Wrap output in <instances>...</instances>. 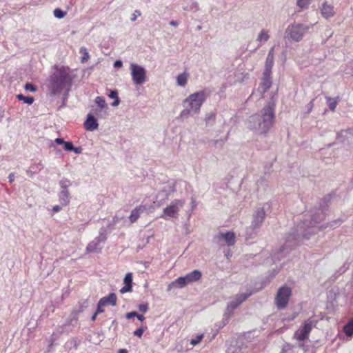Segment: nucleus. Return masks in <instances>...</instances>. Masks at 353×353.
I'll return each instance as SVG.
<instances>
[{
	"label": "nucleus",
	"instance_id": "nucleus-1",
	"mask_svg": "<svg viewBox=\"0 0 353 353\" xmlns=\"http://www.w3.org/2000/svg\"><path fill=\"white\" fill-rule=\"evenodd\" d=\"M327 210L326 205H321L320 208L311 215V220L305 221L303 223L297 225L287 236L286 241H303L310 239V236L319 228H323V225H319L324 219V214Z\"/></svg>",
	"mask_w": 353,
	"mask_h": 353
},
{
	"label": "nucleus",
	"instance_id": "nucleus-2",
	"mask_svg": "<svg viewBox=\"0 0 353 353\" xmlns=\"http://www.w3.org/2000/svg\"><path fill=\"white\" fill-rule=\"evenodd\" d=\"M275 103L268 102L258 114L250 116L247 121L249 129L259 134H266L273 126L275 121Z\"/></svg>",
	"mask_w": 353,
	"mask_h": 353
},
{
	"label": "nucleus",
	"instance_id": "nucleus-3",
	"mask_svg": "<svg viewBox=\"0 0 353 353\" xmlns=\"http://www.w3.org/2000/svg\"><path fill=\"white\" fill-rule=\"evenodd\" d=\"M73 79L74 75L68 67H57L48 80L47 86L50 94L58 95L64 90L68 92L71 88Z\"/></svg>",
	"mask_w": 353,
	"mask_h": 353
},
{
	"label": "nucleus",
	"instance_id": "nucleus-4",
	"mask_svg": "<svg viewBox=\"0 0 353 353\" xmlns=\"http://www.w3.org/2000/svg\"><path fill=\"white\" fill-rule=\"evenodd\" d=\"M207 98L208 94L204 90L190 94L182 102L183 109L180 112L179 117L186 119L190 116L199 114L201 108Z\"/></svg>",
	"mask_w": 353,
	"mask_h": 353
},
{
	"label": "nucleus",
	"instance_id": "nucleus-5",
	"mask_svg": "<svg viewBox=\"0 0 353 353\" xmlns=\"http://www.w3.org/2000/svg\"><path fill=\"white\" fill-rule=\"evenodd\" d=\"M185 203L184 199L173 200L170 205L163 209V213L160 217L165 220L176 219L180 210L184 206Z\"/></svg>",
	"mask_w": 353,
	"mask_h": 353
},
{
	"label": "nucleus",
	"instance_id": "nucleus-6",
	"mask_svg": "<svg viewBox=\"0 0 353 353\" xmlns=\"http://www.w3.org/2000/svg\"><path fill=\"white\" fill-rule=\"evenodd\" d=\"M308 26L296 23L289 26L285 33L287 37L290 38L292 40L299 42L303 39L304 34L308 31Z\"/></svg>",
	"mask_w": 353,
	"mask_h": 353
},
{
	"label": "nucleus",
	"instance_id": "nucleus-7",
	"mask_svg": "<svg viewBox=\"0 0 353 353\" xmlns=\"http://www.w3.org/2000/svg\"><path fill=\"white\" fill-rule=\"evenodd\" d=\"M130 74L135 85H141L147 81V71L137 63L130 64Z\"/></svg>",
	"mask_w": 353,
	"mask_h": 353
},
{
	"label": "nucleus",
	"instance_id": "nucleus-8",
	"mask_svg": "<svg viewBox=\"0 0 353 353\" xmlns=\"http://www.w3.org/2000/svg\"><path fill=\"white\" fill-rule=\"evenodd\" d=\"M291 295L292 290L290 288L286 285L280 288L274 299L276 306L279 309H284L287 306Z\"/></svg>",
	"mask_w": 353,
	"mask_h": 353
},
{
	"label": "nucleus",
	"instance_id": "nucleus-9",
	"mask_svg": "<svg viewBox=\"0 0 353 353\" xmlns=\"http://www.w3.org/2000/svg\"><path fill=\"white\" fill-rule=\"evenodd\" d=\"M313 327L314 325L312 321L307 320L304 321L303 325L294 332L293 339L297 341H305L307 340Z\"/></svg>",
	"mask_w": 353,
	"mask_h": 353
},
{
	"label": "nucleus",
	"instance_id": "nucleus-10",
	"mask_svg": "<svg viewBox=\"0 0 353 353\" xmlns=\"http://www.w3.org/2000/svg\"><path fill=\"white\" fill-rule=\"evenodd\" d=\"M60 191L59 192V202L63 206H66L70 203V194L68 188L72 185V181L68 179H62L59 182Z\"/></svg>",
	"mask_w": 353,
	"mask_h": 353
},
{
	"label": "nucleus",
	"instance_id": "nucleus-11",
	"mask_svg": "<svg viewBox=\"0 0 353 353\" xmlns=\"http://www.w3.org/2000/svg\"><path fill=\"white\" fill-rule=\"evenodd\" d=\"M175 190L176 185L174 181H169L164 183L157 195V199H159V201L157 200V202H158L159 205H160L161 202L167 200L169 195L174 192Z\"/></svg>",
	"mask_w": 353,
	"mask_h": 353
},
{
	"label": "nucleus",
	"instance_id": "nucleus-12",
	"mask_svg": "<svg viewBox=\"0 0 353 353\" xmlns=\"http://www.w3.org/2000/svg\"><path fill=\"white\" fill-rule=\"evenodd\" d=\"M265 217V212L263 208H259L254 212L253 214V219L252 221V225L250 228H248V234L250 236L252 235V232H250V230H253L254 229L259 228L262 223L264 221Z\"/></svg>",
	"mask_w": 353,
	"mask_h": 353
},
{
	"label": "nucleus",
	"instance_id": "nucleus-13",
	"mask_svg": "<svg viewBox=\"0 0 353 353\" xmlns=\"http://www.w3.org/2000/svg\"><path fill=\"white\" fill-rule=\"evenodd\" d=\"M216 239L225 243H234L236 240L235 234L232 231L225 232H220L216 235Z\"/></svg>",
	"mask_w": 353,
	"mask_h": 353
},
{
	"label": "nucleus",
	"instance_id": "nucleus-14",
	"mask_svg": "<svg viewBox=\"0 0 353 353\" xmlns=\"http://www.w3.org/2000/svg\"><path fill=\"white\" fill-rule=\"evenodd\" d=\"M274 48H272L270 50L268 54L266 57L265 68L263 71L265 75H268V74H272V68L274 65Z\"/></svg>",
	"mask_w": 353,
	"mask_h": 353
},
{
	"label": "nucleus",
	"instance_id": "nucleus-15",
	"mask_svg": "<svg viewBox=\"0 0 353 353\" xmlns=\"http://www.w3.org/2000/svg\"><path fill=\"white\" fill-rule=\"evenodd\" d=\"M271 74L265 75V72H263L262 81L260 84V86L259 87V91L261 92V96H263V93L265 92L271 87Z\"/></svg>",
	"mask_w": 353,
	"mask_h": 353
},
{
	"label": "nucleus",
	"instance_id": "nucleus-16",
	"mask_svg": "<svg viewBox=\"0 0 353 353\" xmlns=\"http://www.w3.org/2000/svg\"><path fill=\"white\" fill-rule=\"evenodd\" d=\"M84 127L88 131H94L98 129L99 124L97 119L92 114H88L84 123Z\"/></svg>",
	"mask_w": 353,
	"mask_h": 353
},
{
	"label": "nucleus",
	"instance_id": "nucleus-17",
	"mask_svg": "<svg viewBox=\"0 0 353 353\" xmlns=\"http://www.w3.org/2000/svg\"><path fill=\"white\" fill-rule=\"evenodd\" d=\"M321 13L325 19L333 17L335 14L334 6L327 2L323 3L321 7Z\"/></svg>",
	"mask_w": 353,
	"mask_h": 353
},
{
	"label": "nucleus",
	"instance_id": "nucleus-18",
	"mask_svg": "<svg viewBox=\"0 0 353 353\" xmlns=\"http://www.w3.org/2000/svg\"><path fill=\"white\" fill-rule=\"evenodd\" d=\"M146 210V207L140 205L137 206L132 212L129 216V221L130 223H133L137 221L140 217L141 214Z\"/></svg>",
	"mask_w": 353,
	"mask_h": 353
},
{
	"label": "nucleus",
	"instance_id": "nucleus-19",
	"mask_svg": "<svg viewBox=\"0 0 353 353\" xmlns=\"http://www.w3.org/2000/svg\"><path fill=\"white\" fill-rule=\"evenodd\" d=\"M251 293L249 294H239L236 296L235 300L231 301L228 305V309L234 310L239 305L241 304L243 301L247 299L249 296H250Z\"/></svg>",
	"mask_w": 353,
	"mask_h": 353
},
{
	"label": "nucleus",
	"instance_id": "nucleus-20",
	"mask_svg": "<svg viewBox=\"0 0 353 353\" xmlns=\"http://www.w3.org/2000/svg\"><path fill=\"white\" fill-rule=\"evenodd\" d=\"M117 297L114 293H110L108 296L102 297L99 302L103 303V306L107 305L115 306L117 305Z\"/></svg>",
	"mask_w": 353,
	"mask_h": 353
},
{
	"label": "nucleus",
	"instance_id": "nucleus-21",
	"mask_svg": "<svg viewBox=\"0 0 353 353\" xmlns=\"http://www.w3.org/2000/svg\"><path fill=\"white\" fill-rule=\"evenodd\" d=\"M132 274L128 273L124 278L125 285L120 290V292L123 294L125 292H131L132 285Z\"/></svg>",
	"mask_w": 353,
	"mask_h": 353
},
{
	"label": "nucleus",
	"instance_id": "nucleus-22",
	"mask_svg": "<svg viewBox=\"0 0 353 353\" xmlns=\"http://www.w3.org/2000/svg\"><path fill=\"white\" fill-rule=\"evenodd\" d=\"M270 37V36L269 34V31L265 29H262L259 33L256 38V41L259 43V44L258 45V48L261 46L265 42H267L269 40Z\"/></svg>",
	"mask_w": 353,
	"mask_h": 353
},
{
	"label": "nucleus",
	"instance_id": "nucleus-23",
	"mask_svg": "<svg viewBox=\"0 0 353 353\" xmlns=\"http://www.w3.org/2000/svg\"><path fill=\"white\" fill-rule=\"evenodd\" d=\"M189 74L187 72H182L176 77V85L185 87L188 83Z\"/></svg>",
	"mask_w": 353,
	"mask_h": 353
},
{
	"label": "nucleus",
	"instance_id": "nucleus-24",
	"mask_svg": "<svg viewBox=\"0 0 353 353\" xmlns=\"http://www.w3.org/2000/svg\"><path fill=\"white\" fill-rule=\"evenodd\" d=\"M185 276L190 283L200 280L201 278V273L200 271L195 270L192 272L186 274Z\"/></svg>",
	"mask_w": 353,
	"mask_h": 353
},
{
	"label": "nucleus",
	"instance_id": "nucleus-25",
	"mask_svg": "<svg viewBox=\"0 0 353 353\" xmlns=\"http://www.w3.org/2000/svg\"><path fill=\"white\" fill-rule=\"evenodd\" d=\"M343 331L347 336L353 335V319L344 326Z\"/></svg>",
	"mask_w": 353,
	"mask_h": 353
},
{
	"label": "nucleus",
	"instance_id": "nucleus-26",
	"mask_svg": "<svg viewBox=\"0 0 353 353\" xmlns=\"http://www.w3.org/2000/svg\"><path fill=\"white\" fill-rule=\"evenodd\" d=\"M173 284L176 285L179 288H183L186 285L189 283L188 281V279H186V276H181L176 279L173 283Z\"/></svg>",
	"mask_w": 353,
	"mask_h": 353
},
{
	"label": "nucleus",
	"instance_id": "nucleus-27",
	"mask_svg": "<svg viewBox=\"0 0 353 353\" xmlns=\"http://www.w3.org/2000/svg\"><path fill=\"white\" fill-rule=\"evenodd\" d=\"M109 97L111 99H114V101L112 103V106H117L120 103V100L118 97V92L117 90H111L109 94Z\"/></svg>",
	"mask_w": 353,
	"mask_h": 353
},
{
	"label": "nucleus",
	"instance_id": "nucleus-28",
	"mask_svg": "<svg viewBox=\"0 0 353 353\" xmlns=\"http://www.w3.org/2000/svg\"><path fill=\"white\" fill-rule=\"evenodd\" d=\"M17 98L20 101H23L25 103H27L28 105H31L34 102V99L32 97H25L22 94H17Z\"/></svg>",
	"mask_w": 353,
	"mask_h": 353
},
{
	"label": "nucleus",
	"instance_id": "nucleus-29",
	"mask_svg": "<svg viewBox=\"0 0 353 353\" xmlns=\"http://www.w3.org/2000/svg\"><path fill=\"white\" fill-rule=\"evenodd\" d=\"M95 103L101 109H103L107 106L105 100L103 97H97L95 99Z\"/></svg>",
	"mask_w": 353,
	"mask_h": 353
},
{
	"label": "nucleus",
	"instance_id": "nucleus-30",
	"mask_svg": "<svg viewBox=\"0 0 353 353\" xmlns=\"http://www.w3.org/2000/svg\"><path fill=\"white\" fill-rule=\"evenodd\" d=\"M80 53L83 55L82 59H81V61L83 63L85 62L86 61H88L89 59V58H90L89 53L85 48H84V47L81 48Z\"/></svg>",
	"mask_w": 353,
	"mask_h": 353
},
{
	"label": "nucleus",
	"instance_id": "nucleus-31",
	"mask_svg": "<svg viewBox=\"0 0 353 353\" xmlns=\"http://www.w3.org/2000/svg\"><path fill=\"white\" fill-rule=\"evenodd\" d=\"M327 104H328V106H329L330 109L332 111H334L335 108L336 107L337 102H336V101L335 99L329 97L327 99Z\"/></svg>",
	"mask_w": 353,
	"mask_h": 353
},
{
	"label": "nucleus",
	"instance_id": "nucleus-32",
	"mask_svg": "<svg viewBox=\"0 0 353 353\" xmlns=\"http://www.w3.org/2000/svg\"><path fill=\"white\" fill-rule=\"evenodd\" d=\"M54 15L58 19H62L65 17V12L59 8H56L54 10Z\"/></svg>",
	"mask_w": 353,
	"mask_h": 353
},
{
	"label": "nucleus",
	"instance_id": "nucleus-33",
	"mask_svg": "<svg viewBox=\"0 0 353 353\" xmlns=\"http://www.w3.org/2000/svg\"><path fill=\"white\" fill-rule=\"evenodd\" d=\"M203 338V334L197 335L194 339H191L190 344L194 346V345L199 344Z\"/></svg>",
	"mask_w": 353,
	"mask_h": 353
},
{
	"label": "nucleus",
	"instance_id": "nucleus-34",
	"mask_svg": "<svg viewBox=\"0 0 353 353\" xmlns=\"http://www.w3.org/2000/svg\"><path fill=\"white\" fill-rule=\"evenodd\" d=\"M147 330V326H143V327H141L137 330H136L133 334L134 336H138L139 338H141V336H143V334L144 332V331H145Z\"/></svg>",
	"mask_w": 353,
	"mask_h": 353
},
{
	"label": "nucleus",
	"instance_id": "nucleus-35",
	"mask_svg": "<svg viewBox=\"0 0 353 353\" xmlns=\"http://www.w3.org/2000/svg\"><path fill=\"white\" fill-rule=\"evenodd\" d=\"M124 215L121 213L120 212H118L115 216L113 218V221L114 224L119 223V221L122 219H123Z\"/></svg>",
	"mask_w": 353,
	"mask_h": 353
},
{
	"label": "nucleus",
	"instance_id": "nucleus-36",
	"mask_svg": "<svg viewBox=\"0 0 353 353\" xmlns=\"http://www.w3.org/2000/svg\"><path fill=\"white\" fill-rule=\"evenodd\" d=\"M312 0H297V5L300 8H305L307 6Z\"/></svg>",
	"mask_w": 353,
	"mask_h": 353
},
{
	"label": "nucleus",
	"instance_id": "nucleus-37",
	"mask_svg": "<svg viewBox=\"0 0 353 353\" xmlns=\"http://www.w3.org/2000/svg\"><path fill=\"white\" fill-rule=\"evenodd\" d=\"M24 88L28 90V91H30V92H36L37 91V88L35 85H34L32 83H27L25 86H24Z\"/></svg>",
	"mask_w": 353,
	"mask_h": 353
},
{
	"label": "nucleus",
	"instance_id": "nucleus-38",
	"mask_svg": "<svg viewBox=\"0 0 353 353\" xmlns=\"http://www.w3.org/2000/svg\"><path fill=\"white\" fill-rule=\"evenodd\" d=\"M138 309L142 313H145L148 312V310L149 309L148 304V303L140 304L138 306Z\"/></svg>",
	"mask_w": 353,
	"mask_h": 353
},
{
	"label": "nucleus",
	"instance_id": "nucleus-39",
	"mask_svg": "<svg viewBox=\"0 0 353 353\" xmlns=\"http://www.w3.org/2000/svg\"><path fill=\"white\" fill-rule=\"evenodd\" d=\"M105 310H104V306H103V303L102 302H99L98 303V305H97V314H100V313H103L104 312Z\"/></svg>",
	"mask_w": 353,
	"mask_h": 353
},
{
	"label": "nucleus",
	"instance_id": "nucleus-40",
	"mask_svg": "<svg viewBox=\"0 0 353 353\" xmlns=\"http://www.w3.org/2000/svg\"><path fill=\"white\" fill-rule=\"evenodd\" d=\"M73 147L74 146H73V144L72 143V142L65 141L64 143V149L66 151H72L73 149Z\"/></svg>",
	"mask_w": 353,
	"mask_h": 353
},
{
	"label": "nucleus",
	"instance_id": "nucleus-41",
	"mask_svg": "<svg viewBox=\"0 0 353 353\" xmlns=\"http://www.w3.org/2000/svg\"><path fill=\"white\" fill-rule=\"evenodd\" d=\"M342 223V221L341 219H336L332 222H331L330 224H329V226L331 227V228H336L338 226H339Z\"/></svg>",
	"mask_w": 353,
	"mask_h": 353
},
{
	"label": "nucleus",
	"instance_id": "nucleus-42",
	"mask_svg": "<svg viewBox=\"0 0 353 353\" xmlns=\"http://www.w3.org/2000/svg\"><path fill=\"white\" fill-rule=\"evenodd\" d=\"M141 14V12L138 10H136L132 14L131 21H134L137 20V15L140 16Z\"/></svg>",
	"mask_w": 353,
	"mask_h": 353
},
{
	"label": "nucleus",
	"instance_id": "nucleus-43",
	"mask_svg": "<svg viewBox=\"0 0 353 353\" xmlns=\"http://www.w3.org/2000/svg\"><path fill=\"white\" fill-rule=\"evenodd\" d=\"M137 312H128L126 314H125V317L127 319H131L133 317H137Z\"/></svg>",
	"mask_w": 353,
	"mask_h": 353
},
{
	"label": "nucleus",
	"instance_id": "nucleus-44",
	"mask_svg": "<svg viewBox=\"0 0 353 353\" xmlns=\"http://www.w3.org/2000/svg\"><path fill=\"white\" fill-rule=\"evenodd\" d=\"M65 142V141L61 138H57L54 140V143H56L58 145H64Z\"/></svg>",
	"mask_w": 353,
	"mask_h": 353
},
{
	"label": "nucleus",
	"instance_id": "nucleus-45",
	"mask_svg": "<svg viewBox=\"0 0 353 353\" xmlns=\"http://www.w3.org/2000/svg\"><path fill=\"white\" fill-rule=\"evenodd\" d=\"M75 154H81L82 152V148L81 147H73L72 150Z\"/></svg>",
	"mask_w": 353,
	"mask_h": 353
},
{
	"label": "nucleus",
	"instance_id": "nucleus-46",
	"mask_svg": "<svg viewBox=\"0 0 353 353\" xmlns=\"http://www.w3.org/2000/svg\"><path fill=\"white\" fill-rule=\"evenodd\" d=\"M123 65V62L121 60H117L114 63V68H121Z\"/></svg>",
	"mask_w": 353,
	"mask_h": 353
},
{
	"label": "nucleus",
	"instance_id": "nucleus-47",
	"mask_svg": "<svg viewBox=\"0 0 353 353\" xmlns=\"http://www.w3.org/2000/svg\"><path fill=\"white\" fill-rule=\"evenodd\" d=\"M351 131L352 130L341 131L339 135V137L341 136H346L347 134H351Z\"/></svg>",
	"mask_w": 353,
	"mask_h": 353
},
{
	"label": "nucleus",
	"instance_id": "nucleus-48",
	"mask_svg": "<svg viewBox=\"0 0 353 353\" xmlns=\"http://www.w3.org/2000/svg\"><path fill=\"white\" fill-rule=\"evenodd\" d=\"M61 208H62L60 205H55L53 207L52 211H53V212H58L61 210Z\"/></svg>",
	"mask_w": 353,
	"mask_h": 353
},
{
	"label": "nucleus",
	"instance_id": "nucleus-49",
	"mask_svg": "<svg viewBox=\"0 0 353 353\" xmlns=\"http://www.w3.org/2000/svg\"><path fill=\"white\" fill-rule=\"evenodd\" d=\"M8 179L10 183H12L14 181V175L13 173L9 174Z\"/></svg>",
	"mask_w": 353,
	"mask_h": 353
},
{
	"label": "nucleus",
	"instance_id": "nucleus-50",
	"mask_svg": "<svg viewBox=\"0 0 353 353\" xmlns=\"http://www.w3.org/2000/svg\"><path fill=\"white\" fill-rule=\"evenodd\" d=\"M137 317L141 321H143L145 320V316L143 314H137Z\"/></svg>",
	"mask_w": 353,
	"mask_h": 353
},
{
	"label": "nucleus",
	"instance_id": "nucleus-51",
	"mask_svg": "<svg viewBox=\"0 0 353 353\" xmlns=\"http://www.w3.org/2000/svg\"><path fill=\"white\" fill-rule=\"evenodd\" d=\"M170 25L172 26L176 27V26H177L179 25V23H178V22L176 21L172 20V21H170Z\"/></svg>",
	"mask_w": 353,
	"mask_h": 353
},
{
	"label": "nucleus",
	"instance_id": "nucleus-52",
	"mask_svg": "<svg viewBox=\"0 0 353 353\" xmlns=\"http://www.w3.org/2000/svg\"><path fill=\"white\" fill-rule=\"evenodd\" d=\"M105 239H106L105 236L103 234L102 232H100L99 241H105Z\"/></svg>",
	"mask_w": 353,
	"mask_h": 353
},
{
	"label": "nucleus",
	"instance_id": "nucleus-53",
	"mask_svg": "<svg viewBox=\"0 0 353 353\" xmlns=\"http://www.w3.org/2000/svg\"><path fill=\"white\" fill-rule=\"evenodd\" d=\"M313 105H314L313 101H311L308 103L309 112H310V111H311L312 108H313Z\"/></svg>",
	"mask_w": 353,
	"mask_h": 353
},
{
	"label": "nucleus",
	"instance_id": "nucleus-54",
	"mask_svg": "<svg viewBox=\"0 0 353 353\" xmlns=\"http://www.w3.org/2000/svg\"><path fill=\"white\" fill-rule=\"evenodd\" d=\"M98 314H97V312H95L94 313V314L92 315V318H91L92 321H94L96 320L97 316V315H98Z\"/></svg>",
	"mask_w": 353,
	"mask_h": 353
},
{
	"label": "nucleus",
	"instance_id": "nucleus-55",
	"mask_svg": "<svg viewBox=\"0 0 353 353\" xmlns=\"http://www.w3.org/2000/svg\"><path fill=\"white\" fill-rule=\"evenodd\" d=\"M117 353H128V351L126 349H120Z\"/></svg>",
	"mask_w": 353,
	"mask_h": 353
},
{
	"label": "nucleus",
	"instance_id": "nucleus-56",
	"mask_svg": "<svg viewBox=\"0 0 353 353\" xmlns=\"http://www.w3.org/2000/svg\"><path fill=\"white\" fill-rule=\"evenodd\" d=\"M90 247H91V246H90V244H89V246H88V248H87V250H88V251H91V250H91V248H90Z\"/></svg>",
	"mask_w": 353,
	"mask_h": 353
},
{
	"label": "nucleus",
	"instance_id": "nucleus-57",
	"mask_svg": "<svg viewBox=\"0 0 353 353\" xmlns=\"http://www.w3.org/2000/svg\"><path fill=\"white\" fill-rule=\"evenodd\" d=\"M50 147H51V148H52V147H54V144H53V143H52V144L50 145Z\"/></svg>",
	"mask_w": 353,
	"mask_h": 353
}]
</instances>
